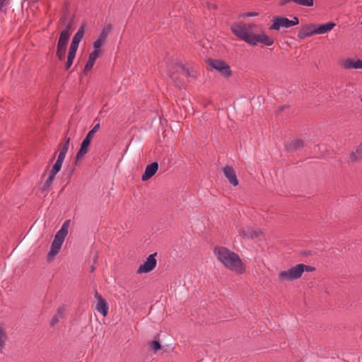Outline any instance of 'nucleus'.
Returning <instances> with one entry per match:
<instances>
[{
  "mask_svg": "<svg viewBox=\"0 0 362 362\" xmlns=\"http://www.w3.org/2000/svg\"><path fill=\"white\" fill-rule=\"evenodd\" d=\"M214 253L218 260L228 269L243 274L245 267L239 255L226 247H219L214 250Z\"/></svg>",
  "mask_w": 362,
  "mask_h": 362,
  "instance_id": "nucleus-1",
  "label": "nucleus"
},
{
  "mask_svg": "<svg viewBox=\"0 0 362 362\" xmlns=\"http://www.w3.org/2000/svg\"><path fill=\"white\" fill-rule=\"evenodd\" d=\"M255 28L256 25L254 23H237L231 26V30L236 37L251 45L255 35L254 33Z\"/></svg>",
  "mask_w": 362,
  "mask_h": 362,
  "instance_id": "nucleus-2",
  "label": "nucleus"
},
{
  "mask_svg": "<svg viewBox=\"0 0 362 362\" xmlns=\"http://www.w3.org/2000/svg\"><path fill=\"white\" fill-rule=\"evenodd\" d=\"M314 267L303 264H298L287 270L279 273V279L281 281H292L299 279L304 272H312Z\"/></svg>",
  "mask_w": 362,
  "mask_h": 362,
  "instance_id": "nucleus-3",
  "label": "nucleus"
},
{
  "mask_svg": "<svg viewBox=\"0 0 362 362\" xmlns=\"http://www.w3.org/2000/svg\"><path fill=\"white\" fill-rule=\"evenodd\" d=\"M156 253L150 255L146 261L139 267L136 273L140 274L151 272L156 267Z\"/></svg>",
  "mask_w": 362,
  "mask_h": 362,
  "instance_id": "nucleus-4",
  "label": "nucleus"
},
{
  "mask_svg": "<svg viewBox=\"0 0 362 362\" xmlns=\"http://www.w3.org/2000/svg\"><path fill=\"white\" fill-rule=\"evenodd\" d=\"M209 64L222 76L227 77L231 74L230 66L223 61L211 59L209 61Z\"/></svg>",
  "mask_w": 362,
  "mask_h": 362,
  "instance_id": "nucleus-5",
  "label": "nucleus"
},
{
  "mask_svg": "<svg viewBox=\"0 0 362 362\" xmlns=\"http://www.w3.org/2000/svg\"><path fill=\"white\" fill-rule=\"evenodd\" d=\"M85 30H86V25L85 24L81 25L80 26V28H78V31L76 32V33L74 35V37L72 38V40H71V45H70L69 49V50H72L74 52L77 51L78 45L84 35Z\"/></svg>",
  "mask_w": 362,
  "mask_h": 362,
  "instance_id": "nucleus-6",
  "label": "nucleus"
},
{
  "mask_svg": "<svg viewBox=\"0 0 362 362\" xmlns=\"http://www.w3.org/2000/svg\"><path fill=\"white\" fill-rule=\"evenodd\" d=\"M281 28H291L289 19L283 16L274 17L273 19V23L269 27V29L274 30H279Z\"/></svg>",
  "mask_w": 362,
  "mask_h": 362,
  "instance_id": "nucleus-7",
  "label": "nucleus"
},
{
  "mask_svg": "<svg viewBox=\"0 0 362 362\" xmlns=\"http://www.w3.org/2000/svg\"><path fill=\"white\" fill-rule=\"evenodd\" d=\"M316 25L308 24L302 27L298 33V37L300 40H303L313 35H317Z\"/></svg>",
  "mask_w": 362,
  "mask_h": 362,
  "instance_id": "nucleus-8",
  "label": "nucleus"
},
{
  "mask_svg": "<svg viewBox=\"0 0 362 362\" xmlns=\"http://www.w3.org/2000/svg\"><path fill=\"white\" fill-rule=\"evenodd\" d=\"M262 43L267 46H271L274 44V40L269 37L267 35H266L264 32L259 35H254V38L251 45H256L257 43Z\"/></svg>",
  "mask_w": 362,
  "mask_h": 362,
  "instance_id": "nucleus-9",
  "label": "nucleus"
},
{
  "mask_svg": "<svg viewBox=\"0 0 362 362\" xmlns=\"http://www.w3.org/2000/svg\"><path fill=\"white\" fill-rule=\"evenodd\" d=\"M95 298L97 299V304H96V310L98 313H100L103 317L107 316L108 313V305L105 299L102 298L100 295H99L98 293L95 295Z\"/></svg>",
  "mask_w": 362,
  "mask_h": 362,
  "instance_id": "nucleus-10",
  "label": "nucleus"
},
{
  "mask_svg": "<svg viewBox=\"0 0 362 362\" xmlns=\"http://www.w3.org/2000/svg\"><path fill=\"white\" fill-rule=\"evenodd\" d=\"M71 29V25L69 24L66 29L62 30L59 35V37L57 42V46L62 47V48H66L68 41L69 40V37L71 35L70 33Z\"/></svg>",
  "mask_w": 362,
  "mask_h": 362,
  "instance_id": "nucleus-11",
  "label": "nucleus"
},
{
  "mask_svg": "<svg viewBox=\"0 0 362 362\" xmlns=\"http://www.w3.org/2000/svg\"><path fill=\"white\" fill-rule=\"evenodd\" d=\"M158 169V164L156 162H153L150 165H148L144 170V174L141 176L143 181H146L152 177Z\"/></svg>",
  "mask_w": 362,
  "mask_h": 362,
  "instance_id": "nucleus-12",
  "label": "nucleus"
},
{
  "mask_svg": "<svg viewBox=\"0 0 362 362\" xmlns=\"http://www.w3.org/2000/svg\"><path fill=\"white\" fill-rule=\"evenodd\" d=\"M223 173L226 177L228 179V180L233 186L235 187L238 185L239 182L237 178L236 173L232 167L226 166L223 168Z\"/></svg>",
  "mask_w": 362,
  "mask_h": 362,
  "instance_id": "nucleus-13",
  "label": "nucleus"
},
{
  "mask_svg": "<svg viewBox=\"0 0 362 362\" xmlns=\"http://www.w3.org/2000/svg\"><path fill=\"white\" fill-rule=\"evenodd\" d=\"M62 244V242L54 238V240L52 241L51 245L50 250L47 254V259L49 261L52 260L54 257L59 253Z\"/></svg>",
  "mask_w": 362,
  "mask_h": 362,
  "instance_id": "nucleus-14",
  "label": "nucleus"
},
{
  "mask_svg": "<svg viewBox=\"0 0 362 362\" xmlns=\"http://www.w3.org/2000/svg\"><path fill=\"white\" fill-rule=\"evenodd\" d=\"M70 221H66L63 225L62 226L61 228L57 232V233L54 235V238L60 240L61 242L64 243L65 237L68 234V228L69 226Z\"/></svg>",
  "mask_w": 362,
  "mask_h": 362,
  "instance_id": "nucleus-15",
  "label": "nucleus"
},
{
  "mask_svg": "<svg viewBox=\"0 0 362 362\" xmlns=\"http://www.w3.org/2000/svg\"><path fill=\"white\" fill-rule=\"evenodd\" d=\"M91 141L90 139L85 137L81 144V147L79 151L76 153V159L79 160L82 158L88 152V147L91 143Z\"/></svg>",
  "mask_w": 362,
  "mask_h": 362,
  "instance_id": "nucleus-16",
  "label": "nucleus"
},
{
  "mask_svg": "<svg viewBox=\"0 0 362 362\" xmlns=\"http://www.w3.org/2000/svg\"><path fill=\"white\" fill-rule=\"evenodd\" d=\"M343 67L345 69H362V60L360 59H346L344 62Z\"/></svg>",
  "mask_w": 362,
  "mask_h": 362,
  "instance_id": "nucleus-17",
  "label": "nucleus"
},
{
  "mask_svg": "<svg viewBox=\"0 0 362 362\" xmlns=\"http://www.w3.org/2000/svg\"><path fill=\"white\" fill-rule=\"evenodd\" d=\"M335 26V23L329 22L322 25H316L317 34H325L332 30Z\"/></svg>",
  "mask_w": 362,
  "mask_h": 362,
  "instance_id": "nucleus-18",
  "label": "nucleus"
},
{
  "mask_svg": "<svg viewBox=\"0 0 362 362\" xmlns=\"http://www.w3.org/2000/svg\"><path fill=\"white\" fill-rule=\"evenodd\" d=\"M303 141L300 139H293L286 145V148L288 151H294L303 147Z\"/></svg>",
  "mask_w": 362,
  "mask_h": 362,
  "instance_id": "nucleus-19",
  "label": "nucleus"
},
{
  "mask_svg": "<svg viewBox=\"0 0 362 362\" xmlns=\"http://www.w3.org/2000/svg\"><path fill=\"white\" fill-rule=\"evenodd\" d=\"M111 30H112V25L110 24H108V25H105L103 28V30L100 32V35H99L98 38H99V39H100V40H102L105 42L106 38L107 37V36H108L110 32L111 31Z\"/></svg>",
  "mask_w": 362,
  "mask_h": 362,
  "instance_id": "nucleus-20",
  "label": "nucleus"
},
{
  "mask_svg": "<svg viewBox=\"0 0 362 362\" xmlns=\"http://www.w3.org/2000/svg\"><path fill=\"white\" fill-rule=\"evenodd\" d=\"M240 233L245 238H254L258 237L259 233L247 228L246 230H244L240 232Z\"/></svg>",
  "mask_w": 362,
  "mask_h": 362,
  "instance_id": "nucleus-21",
  "label": "nucleus"
},
{
  "mask_svg": "<svg viewBox=\"0 0 362 362\" xmlns=\"http://www.w3.org/2000/svg\"><path fill=\"white\" fill-rule=\"evenodd\" d=\"M76 52L69 50L68 52L67 61L66 63V69L68 70L72 65L74 59L76 57Z\"/></svg>",
  "mask_w": 362,
  "mask_h": 362,
  "instance_id": "nucleus-22",
  "label": "nucleus"
},
{
  "mask_svg": "<svg viewBox=\"0 0 362 362\" xmlns=\"http://www.w3.org/2000/svg\"><path fill=\"white\" fill-rule=\"evenodd\" d=\"M7 339V336L3 328L0 327V352H2Z\"/></svg>",
  "mask_w": 362,
  "mask_h": 362,
  "instance_id": "nucleus-23",
  "label": "nucleus"
},
{
  "mask_svg": "<svg viewBox=\"0 0 362 362\" xmlns=\"http://www.w3.org/2000/svg\"><path fill=\"white\" fill-rule=\"evenodd\" d=\"M179 66L180 67L182 74L186 77H195V74H194L193 71L190 70L189 68L185 66L182 64H180Z\"/></svg>",
  "mask_w": 362,
  "mask_h": 362,
  "instance_id": "nucleus-24",
  "label": "nucleus"
},
{
  "mask_svg": "<svg viewBox=\"0 0 362 362\" xmlns=\"http://www.w3.org/2000/svg\"><path fill=\"white\" fill-rule=\"evenodd\" d=\"M294 4L303 6H313V0H292Z\"/></svg>",
  "mask_w": 362,
  "mask_h": 362,
  "instance_id": "nucleus-25",
  "label": "nucleus"
},
{
  "mask_svg": "<svg viewBox=\"0 0 362 362\" xmlns=\"http://www.w3.org/2000/svg\"><path fill=\"white\" fill-rule=\"evenodd\" d=\"M66 48H62L60 47H57V56L60 61H62L65 58Z\"/></svg>",
  "mask_w": 362,
  "mask_h": 362,
  "instance_id": "nucleus-26",
  "label": "nucleus"
},
{
  "mask_svg": "<svg viewBox=\"0 0 362 362\" xmlns=\"http://www.w3.org/2000/svg\"><path fill=\"white\" fill-rule=\"evenodd\" d=\"M100 129V124L97 123L95 124V126L88 132L86 137L90 139V140L93 139V135L98 132V130Z\"/></svg>",
  "mask_w": 362,
  "mask_h": 362,
  "instance_id": "nucleus-27",
  "label": "nucleus"
},
{
  "mask_svg": "<svg viewBox=\"0 0 362 362\" xmlns=\"http://www.w3.org/2000/svg\"><path fill=\"white\" fill-rule=\"evenodd\" d=\"M62 166V163L56 160L54 165L52 167V169L49 173L56 175V174L61 170Z\"/></svg>",
  "mask_w": 362,
  "mask_h": 362,
  "instance_id": "nucleus-28",
  "label": "nucleus"
},
{
  "mask_svg": "<svg viewBox=\"0 0 362 362\" xmlns=\"http://www.w3.org/2000/svg\"><path fill=\"white\" fill-rule=\"evenodd\" d=\"M151 350L156 353L157 351L161 349V345L158 341L154 340L150 343Z\"/></svg>",
  "mask_w": 362,
  "mask_h": 362,
  "instance_id": "nucleus-29",
  "label": "nucleus"
},
{
  "mask_svg": "<svg viewBox=\"0 0 362 362\" xmlns=\"http://www.w3.org/2000/svg\"><path fill=\"white\" fill-rule=\"evenodd\" d=\"M362 152V144L358 146V148L356 150V153H352L350 156V159L351 161L356 160L359 156H358L356 154L361 155Z\"/></svg>",
  "mask_w": 362,
  "mask_h": 362,
  "instance_id": "nucleus-30",
  "label": "nucleus"
},
{
  "mask_svg": "<svg viewBox=\"0 0 362 362\" xmlns=\"http://www.w3.org/2000/svg\"><path fill=\"white\" fill-rule=\"evenodd\" d=\"M54 177H55V175L49 173V176L47 178L45 184V186L47 188H49L51 186V185L52 184V182L54 181Z\"/></svg>",
  "mask_w": 362,
  "mask_h": 362,
  "instance_id": "nucleus-31",
  "label": "nucleus"
},
{
  "mask_svg": "<svg viewBox=\"0 0 362 362\" xmlns=\"http://www.w3.org/2000/svg\"><path fill=\"white\" fill-rule=\"evenodd\" d=\"M69 143H70V138H68L66 139L63 147L61 148L60 151L61 153H63L64 154H66L69 147Z\"/></svg>",
  "mask_w": 362,
  "mask_h": 362,
  "instance_id": "nucleus-32",
  "label": "nucleus"
},
{
  "mask_svg": "<svg viewBox=\"0 0 362 362\" xmlns=\"http://www.w3.org/2000/svg\"><path fill=\"white\" fill-rule=\"evenodd\" d=\"M94 63H95V62L90 61V59H88L86 64L85 65L83 71L85 73H88L89 71H90L94 65Z\"/></svg>",
  "mask_w": 362,
  "mask_h": 362,
  "instance_id": "nucleus-33",
  "label": "nucleus"
},
{
  "mask_svg": "<svg viewBox=\"0 0 362 362\" xmlns=\"http://www.w3.org/2000/svg\"><path fill=\"white\" fill-rule=\"evenodd\" d=\"M105 41L98 38L94 42H93V49H100L101 47L105 44Z\"/></svg>",
  "mask_w": 362,
  "mask_h": 362,
  "instance_id": "nucleus-34",
  "label": "nucleus"
},
{
  "mask_svg": "<svg viewBox=\"0 0 362 362\" xmlns=\"http://www.w3.org/2000/svg\"><path fill=\"white\" fill-rule=\"evenodd\" d=\"M8 4V0H0V11H5L6 7Z\"/></svg>",
  "mask_w": 362,
  "mask_h": 362,
  "instance_id": "nucleus-35",
  "label": "nucleus"
},
{
  "mask_svg": "<svg viewBox=\"0 0 362 362\" xmlns=\"http://www.w3.org/2000/svg\"><path fill=\"white\" fill-rule=\"evenodd\" d=\"M291 27L297 25L299 23L298 17L294 16L292 20H289Z\"/></svg>",
  "mask_w": 362,
  "mask_h": 362,
  "instance_id": "nucleus-36",
  "label": "nucleus"
},
{
  "mask_svg": "<svg viewBox=\"0 0 362 362\" xmlns=\"http://www.w3.org/2000/svg\"><path fill=\"white\" fill-rule=\"evenodd\" d=\"M59 318H61V317H59L58 315H55L51 320V322H50L51 325L54 326L55 324H57L59 321Z\"/></svg>",
  "mask_w": 362,
  "mask_h": 362,
  "instance_id": "nucleus-37",
  "label": "nucleus"
},
{
  "mask_svg": "<svg viewBox=\"0 0 362 362\" xmlns=\"http://www.w3.org/2000/svg\"><path fill=\"white\" fill-rule=\"evenodd\" d=\"M65 156H66V154L59 152V153L58 155V157H57V161H59V162H61V163H63V162L64 160V158H65Z\"/></svg>",
  "mask_w": 362,
  "mask_h": 362,
  "instance_id": "nucleus-38",
  "label": "nucleus"
},
{
  "mask_svg": "<svg viewBox=\"0 0 362 362\" xmlns=\"http://www.w3.org/2000/svg\"><path fill=\"white\" fill-rule=\"evenodd\" d=\"M206 6L209 9H217L218 8V6L215 4H213V3H209V2H207L206 3Z\"/></svg>",
  "mask_w": 362,
  "mask_h": 362,
  "instance_id": "nucleus-39",
  "label": "nucleus"
},
{
  "mask_svg": "<svg viewBox=\"0 0 362 362\" xmlns=\"http://www.w3.org/2000/svg\"><path fill=\"white\" fill-rule=\"evenodd\" d=\"M258 13L257 12H248L246 13L244 16L245 17H255L257 16Z\"/></svg>",
  "mask_w": 362,
  "mask_h": 362,
  "instance_id": "nucleus-40",
  "label": "nucleus"
},
{
  "mask_svg": "<svg viewBox=\"0 0 362 362\" xmlns=\"http://www.w3.org/2000/svg\"><path fill=\"white\" fill-rule=\"evenodd\" d=\"M96 57H99L102 53L101 49H94L92 52Z\"/></svg>",
  "mask_w": 362,
  "mask_h": 362,
  "instance_id": "nucleus-41",
  "label": "nucleus"
},
{
  "mask_svg": "<svg viewBox=\"0 0 362 362\" xmlns=\"http://www.w3.org/2000/svg\"><path fill=\"white\" fill-rule=\"evenodd\" d=\"M64 312V308H59L58 309V310H57V315H58L59 317H62Z\"/></svg>",
  "mask_w": 362,
  "mask_h": 362,
  "instance_id": "nucleus-42",
  "label": "nucleus"
},
{
  "mask_svg": "<svg viewBox=\"0 0 362 362\" xmlns=\"http://www.w3.org/2000/svg\"><path fill=\"white\" fill-rule=\"evenodd\" d=\"M98 57H96V55H95L93 53H90L88 56V59H90V61H93V62H95V60L97 59Z\"/></svg>",
  "mask_w": 362,
  "mask_h": 362,
  "instance_id": "nucleus-43",
  "label": "nucleus"
},
{
  "mask_svg": "<svg viewBox=\"0 0 362 362\" xmlns=\"http://www.w3.org/2000/svg\"><path fill=\"white\" fill-rule=\"evenodd\" d=\"M291 1H292V0H281L280 4L281 6H284V5H286V4H288V3L291 2Z\"/></svg>",
  "mask_w": 362,
  "mask_h": 362,
  "instance_id": "nucleus-44",
  "label": "nucleus"
},
{
  "mask_svg": "<svg viewBox=\"0 0 362 362\" xmlns=\"http://www.w3.org/2000/svg\"><path fill=\"white\" fill-rule=\"evenodd\" d=\"M283 109H284L283 106L280 107V110H283Z\"/></svg>",
  "mask_w": 362,
  "mask_h": 362,
  "instance_id": "nucleus-45",
  "label": "nucleus"
},
{
  "mask_svg": "<svg viewBox=\"0 0 362 362\" xmlns=\"http://www.w3.org/2000/svg\"><path fill=\"white\" fill-rule=\"evenodd\" d=\"M361 102H362V97H361Z\"/></svg>",
  "mask_w": 362,
  "mask_h": 362,
  "instance_id": "nucleus-46",
  "label": "nucleus"
}]
</instances>
